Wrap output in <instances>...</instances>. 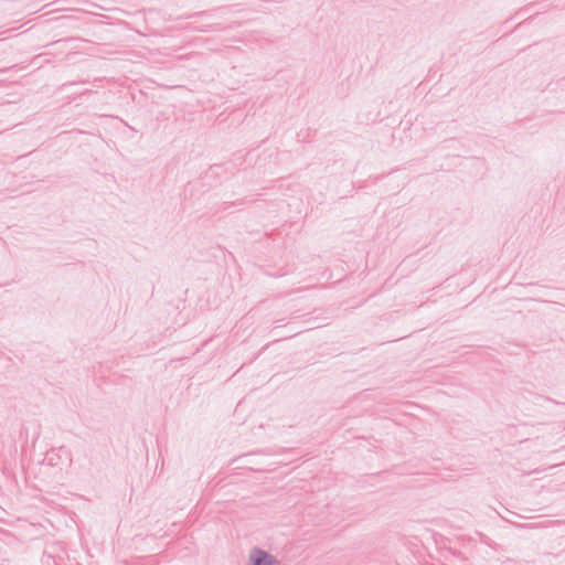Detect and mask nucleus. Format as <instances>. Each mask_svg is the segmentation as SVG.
<instances>
[{"mask_svg": "<svg viewBox=\"0 0 565 565\" xmlns=\"http://www.w3.org/2000/svg\"><path fill=\"white\" fill-rule=\"evenodd\" d=\"M252 564L253 565H275V562L268 554H266L262 551H255L252 554Z\"/></svg>", "mask_w": 565, "mask_h": 565, "instance_id": "nucleus-1", "label": "nucleus"}]
</instances>
